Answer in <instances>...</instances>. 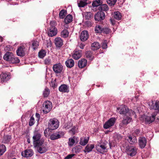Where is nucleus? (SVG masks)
<instances>
[{"label": "nucleus", "instance_id": "obj_1", "mask_svg": "<svg viewBox=\"0 0 159 159\" xmlns=\"http://www.w3.org/2000/svg\"><path fill=\"white\" fill-rule=\"evenodd\" d=\"M42 135L38 131H35L33 137V143L34 146H39L43 144L44 140L41 138Z\"/></svg>", "mask_w": 159, "mask_h": 159}, {"label": "nucleus", "instance_id": "obj_2", "mask_svg": "<svg viewBox=\"0 0 159 159\" xmlns=\"http://www.w3.org/2000/svg\"><path fill=\"white\" fill-rule=\"evenodd\" d=\"M50 26L48 31V35L49 36L52 37L56 35L57 34V30L55 27L56 22L54 21H51L50 23Z\"/></svg>", "mask_w": 159, "mask_h": 159}, {"label": "nucleus", "instance_id": "obj_3", "mask_svg": "<svg viewBox=\"0 0 159 159\" xmlns=\"http://www.w3.org/2000/svg\"><path fill=\"white\" fill-rule=\"evenodd\" d=\"M59 121L56 118L50 119L48 122V128L52 130L56 129L59 126Z\"/></svg>", "mask_w": 159, "mask_h": 159}, {"label": "nucleus", "instance_id": "obj_4", "mask_svg": "<svg viewBox=\"0 0 159 159\" xmlns=\"http://www.w3.org/2000/svg\"><path fill=\"white\" fill-rule=\"evenodd\" d=\"M107 142H102L100 144L96 145V149L97 151L101 154H103L107 152Z\"/></svg>", "mask_w": 159, "mask_h": 159}, {"label": "nucleus", "instance_id": "obj_5", "mask_svg": "<svg viewBox=\"0 0 159 159\" xmlns=\"http://www.w3.org/2000/svg\"><path fill=\"white\" fill-rule=\"evenodd\" d=\"M117 110L120 114L129 115V114H133V112L131 110H129L127 106L125 105L121 106L117 108Z\"/></svg>", "mask_w": 159, "mask_h": 159}, {"label": "nucleus", "instance_id": "obj_6", "mask_svg": "<svg viewBox=\"0 0 159 159\" xmlns=\"http://www.w3.org/2000/svg\"><path fill=\"white\" fill-rule=\"evenodd\" d=\"M137 149L134 146H128L126 148V152L128 155L133 157L137 154Z\"/></svg>", "mask_w": 159, "mask_h": 159}, {"label": "nucleus", "instance_id": "obj_7", "mask_svg": "<svg viewBox=\"0 0 159 159\" xmlns=\"http://www.w3.org/2000/svg\"><path fill=\"white\" fill-rule=\"evenodd\" d=\"M43 105V107H44L43 109V111L45 114H47L50 112L52 108V103L49 101L44 102Z\"/></svg>", "mask_w": 159, "mask_h": 159}, {"label": "nucleus", "instance_id": "obj_8", "mask_svg": "<svg viewBox=\"0 0 159 159\" xmlns=\"http://www.w3.org/2000/svg\"><path fill=\"white\" fill-rule=\"evenodd\" d=\"M64 134L65 133L63 131H57L52 134L50 136V138L52 140H56L63 137Z\"/></svg>", "mask_w": 159, "mask_h": 159}, {"label": "nucleus", "instance_id": "obj_9", "mask_svg": "<svg viewBox=\"0 0 159 159\" xmlns=\"http://www.w3.org/2000/svg\"><path fill=\"white\" fill-rule=\"evenodd\" d=\"M116 120L115 117H112L109 119L104 125V128L106 129L113 126L114 125Z\"/></svg>", "mask_w": 159, "mask_h": 159}, {"label": "nucleus", "instance_id": "obj_10", "mask_svg": "<svg viewBox=\"0 0 159 159\" xmlns=\"http://www.w3.org/2000/svg\"><path fill=\"white\" fill-rule=\"evenodd\" d=\"M105 15L104 12L100 11L94 15V19L95 21H101L105 18Z\"/></svg>", "mask_w": 159, "mask_h": 159}, {"label": "nucleus", "instance_id": "obj_11", "mask_svg": "<svg viewBox=\"0 0 159 159\" xmlns=\"http://www.w3.org/2000/svg\"><path fill=\"white\" fill-rule=\"evenodd\" d=\"M53 70L56 74H60L62 71L63 67L60 63H58L53 65Z\"/></svg>", "mask_w": 159, "mask_h": 159}, {"label": "nucleus", "instance_id": "obj_12", "mask_svg": "<svg viewBox=\"0 0 159 159\" xmlns=\"http://www.w3.org/2000/svg\"><path fill=\"white\" fill-rule=\"evenodd\" d=\"M131 114L129 115H125L124 116L122 123L123 125H126L129 123L132 120V118L131 116Z\"/></svg>", "mask_w": 159, "mask_h": 159}, {"label": "nucleus", "instance_id": "obj_13", "mask_svg": "<svg viewBox=\"0 0 159 159\" xmlns=\"http://www.w3.org/2000/svg\"><path fill=\"white\" fill-rule=\"evenodd\" d=\"M35 146L37 147L38 152L41 154L45 152L48 151V149L47 145L43 144H42L41 145Z\"/></svg>", "mask_w": 159, "mask_h": 159}, {"label": "nucleus", "instance_id": "obj_14", "mask_svg": "<svg viewBox=\"0 0 159 159\" xmlns=\"http://www.w3.org/2000/svg\"><path fill=\"white\" fill-rule=\"evenodd\" d=\"M82 56V51L76 49L73 52L72 55L73 58L75 60H78Z\"/></svg>", "mask_w": 159, "mask_h": 159}, {"label": "nucleus", "instance_id": "obj_15", "mask_svg": "<svg viewBox=\"0 0 159 159\" xmlns=\"http://www.w3.org/2000/svg\"><path fill=\"white\" fill-rule=\"evenodd\" d=\"M34 152L33 150L31 149H27L22 152L21 155L22 156L28 157H31L33 155Z\"/></svg>", "mask_w": 159, "mask_h": 159}, {"label": "nucleus", "instance_id": "obj_16", "mask_svg": "<svg viewBox=\"0 0 159 159\" xmlns=\"http://www.w3.org/2000/svg\"><path fill=\"white\" fill-rule=\"evenodd\" d=\"M139 147L143 149L145 147L147 144V139L144 137H140L139 140Z\"/></svg>", "mask_w": 159, "mask_h": 159}, {"label": "nucleus", "instance_id": "obj_17", "mask_svg": "<svg viewBox=\"0 0 159 159\" xmlns=\"http://www.w3.org/2000/svg\"><path fill=\"white\" fill-rule=\"evenodd\" d=\"M78 142V138L75 136H73L69 138L68 144L69 146L72 147L75 143H77Z\"/></svg>", "mask_w": 159, "mask_h": 159}, {"label": "nucleus", "instance_id": "obj_18", "mask_svg": "<svg viewBox=\"0 0 159 159\" xmlns=\"http://www.w3.org/2000/svg\"><path fill=\"white\" fill-rule=\"evenodd\" d=\"M89 36L88 31L86 30H84L80 34V38L81 41L84 42L88 39Z\"/></svg>", "mask_w": 159, "mask_h": 159}, {"label": "nucleus", "instance_id": "obj_19", "mask_svg": "<svg viewBox=\"0 0 159 159\" xmlns=\"http://www.w3.org/2000/svg\"><path fill=\"white\" fill-rule=\"evenodd\" d=\"M25 47L24 46L19 47L16 50V53L18 56L23 57L25 55Z\"/></svg>", "mask_w": 159, "mask_h": 159}, {"label": "nucleus", "instance_id": "obj_20", "mask_svg": "<svg viewBox=\"0 0 159 159\" xmlns=\"http://www.w3.org/2000/svg\"><path fill=\"white\" fill-rule=\"evenodd\" d=\"M54 43L57 48H60L63 45V40L60 37H57L54 39Z\"/></svg>", "mask_w": 159, "mask_h": 159}, {"label": "nucleus", "instance_id": "obj_21", "mask_svg": "<svg viewBox=\"0 0 159 159\" xmlns=\"http://www.w3.org/2000/svg\"><path fill=\"white\" fill-rule=\"evenodd\" d=\"M102 1L100 0H96L93 2L92 4V6L93 8L92 9L96 11L97 10V8L98 7L102 4Z\"/></svg>", "mask_w": 159, "mask_h": 159}, {"label": "nucleus", "instance_id": "obj_22", "mask_svg": "<svg viewBox=\"0 0 159 159\" xmlns=\"http://www.w3.org/2000/svg\"><path fill=\"white\" fill-rule=\"evenodd\" d=\"M156 116V113H154L151 116H146L145 119L146 123L150 124L153 122L155 120Z\"/></svg>", "mask_w": 159, "mask_h": 159}, {"label": "nucleus", "instance_id": "obj_23", "mask_svg": "<svg viewBox=\"0 0 159 159\" xmlns=\"http://www.w3.org/2000/svg\"><path fill=\"white\" fill-rule=\"evenodd\" d=\"M58 89L59 91L62 93H68L69 91V87L65 84L61 85Z\"/></svg>", "mask_w": 159, "mask_h": 159}, {"label": "nucleus", "instance_id": "obj_24", "mask_svg": "<svg viewBox=\"0 0 159 159\" xmlns=\"http://www.w3.org/2000/svg\"><path fill=\"white\" fill-rule=\"evenodd\" d=\"M10 75L8 74L2 73L1 75V82L3 83L6 82L10 79Z\"/></svg>", "mask_w": 159, "mask_h": 159}, {"label": "nucleus", "instance_id": "obj_25", "mask_svg": "<svg viewBox=\"0 0 159 159\" xmlns=\"http://www.w3.org/2000/svg\"><path fill=\"white\" fill-rule=\"evenodd\" d=\"M87 64V60L84 58L81 59L78 62V67L82 68L86 66Z\"/></svg>", "mask_w": 159, "mask_h": 159}, {"label": "nucleus", "instance_id": "obj_26", "mask_svg": "<svg viewBox=\"0 0 159 159\" xmlns=\"http://www.w3.org/2000/svg\"><path fill=\"white\" fill-rule=\"evenodd\" d=\"M13 54L11 52H7L4 55L3 59L4 60L9 61L10 62L13 56Z\"/></svg>", "mask_w": 159, "mask_h": 159}, {"label": "nucleus", "instance_id": "obj_27", "mask_svg": "<svg viewBox=\"0 0 159 159\" xmlns=\"http://www.w3.org/2000/svg\"><path fill=\"white\" fill-rule=\"evenodd\" d=\"M65 64L68 68H72L74 66V61L72 59H68L66 61Z\"/></svg>", "mask_w": 159, "mask_h": 159}, {"label": "nucleus", "instance_id": "obj_28", "mask_svg": "<svg viewBox=\"0 0 159 159\" xmlns=\"http://www.w3.org/2000/svg\"><path fill=\"white\" fill-rule=\"evenodd\" d=\"M11 139V135H4L3 137L2 143L5 144H9Z\"/></svg>", "mask_w": 159, "mask_h": 159}, {"label": "nucleus", "instance_id": "obj_29", "mask_svg": "<svg viewBox=\"0 0 159 159\" xmlns=\"http://www.w3.org/2000/svg\"><path fill=\"white\" fill-rule=\"evenodd\" d=\"M94 144H88L86 146L85 150H84V152H89L92 151V149L94 148Z\"/></svg>", "mask_w": 159, "mask_h": 159}, {"label": "nucleus", "instance_id": "obj_30", "mask_svg": "<svg viewBox=\"0 0 159 159\" xmlns=\"http://www.w3.org/2000/svg\"><path fill=\"white\" fill-rule=\"evenodd\" d=\"M98 9L100 11H108L109 8L106 4H102L98 7Z\"/></svg>", "mask_w": 159, "mask_h": 159}, {"label": "nucleus", "instance_id": "obj_31", "mask_svg": "<svg viewBox=\"0 0 159 159\" xmlns=\"http://www.w3.org/2000/svg\"><path fill=\"white\" fill-rule=\"evenodd\" d=\"M91 49L93 51L98 49L100 48V46L99 43L95 42L92 44Z\"/></svg>", "mask_w": 159, "mask_h": 159}, {"label": "nucleus", "instance_id": "obj_32", "mask_svg": "<svg viewBox=\"0 0 159 159\" xmlns=\"http://www.w3.org/2000/svg\"><path fill=\"white\" fill-rule=\"evenodd\" d=\"M89 140V137L81 138L80 139V144L82 146L85 145L88 143Z\"/></svg>", "mask_w": 159, "mask_h": 159}, {"label": "nucleus", "instance_id": "obj_33", "mask_svg": "<svg viewBox=\"0 0 159 159\" xmlns=\"http://www.w3.org/2000/svg\"><path fill=\"white\" fill-rule=\"evenodd\" d=\"M113 16L115 19L119 20L121 19V14L119 11H115L113 15Z\"/></svg>", "mask_w": 159, "mask_h": 159}, {"label": "nucleus", "instance_id": "obj_34", "mask_svg": "<svg viewBox=\"0 0 159 159\" xmlns=\"http://www.w3.org/2000/svg\"><path fill=\"white\" fill-rule=\"evenodd\" d=\"M73 16L70 14L67 15L64 19V22L66 24H68L73 20Z\"/></svg>", "mask_w": 159, "mask_h": 159}, {"label": "nucleus", "instance_id": "obj_35", "mask_svg": "<svg viewBox=\"0 0 159 159\" xmlns=\"http://www.w3.org/2000/svg\"><path fill=\"white\" fill-rule=\"evenodd\" d=\"M69 32L67 30L64 29L61 33V36L64 38H66L68 37Z\"/></svg>", "mask_w": 159, "mask_h": 159}, {"label": "nucleus", "instance_id": "obj_36", "mask_svg": "<svg viewBox=\"0 0 159 159\" xmlns=\"http://www.w3.org/2000/svg\"><path fill=\"white\" fill-rule=\"evenodd\" d=\"M93 54L92 52L90 51H88L86 52L85 56L87 58L89 59L90 60H92L94 58Z\"/></svg>", "mask_w": 159, "mask_h": 159}, {"label": "nucleus", "instance_id": "obj_37", "mask_svg": "<svg viewBox=\"0 0 159 159\" xmlns=\"http://www.w3.org/2000/svg\"><path fill=\"white\" fill-rule=\"evenodd\" d=\"M84 17L86 20H89L93 17V15L90 12H86L84 13Z\"/></svg>", "mask_w": 159, "mask_h": 159}, {"label": "nucleus", "instance_id": "obj_38", "mask_svg": "<svg viewBox=\"0 0 159 159\" xmlns=\"http://www.w3.org/2000/svg\"><path fill=\"white\" fill-rule=\"evenodd\" d=\"M20 61V60L19 58L15 56L13 54V56L11 60H10V62L13 64L18 63H19Z\"/></svg>", "mask_w": 159, "mask_h": 159}, {"label": "nucleus", "instance_id": "obj_39", "mask_svg": "<svg viewBox=\"0 0 159 159\" xmlns=\"http://www.w3.org/2000/svg\"><path fill=\"white\" fill-rule=\"evenodd\" d=\"M123 137L120 134H116L115 135L114 139L116 142H119L122 140Z\"/></svg>", "mask_w": 159, "mask_h": 159}, {"label": "nucleus", "instance_id": "obj_40", "mask_svg": "<svg viewBox=\"0 0 159 159\" xmlns=\"http://www.w3.org/2000/svg\"><path fill=\"white\" fill-rule=\"evenodd\" d=\"M128 140L131 144H134L137 142V139L135 137H134L133 138L132 137L129 136L128 137Z\"/></svg>", "mask_w": 159, "mask_h": 159}, {"label": "nucleus", "instance_id": "obj_41", "mask_svg": "<svg viewBox=\"0 0 159 159\" xmlns=\"http://www.w3.org/2000/svg\"><path fill=\"white\" fill-rule=\"evenodd\" d=\"M50 90L47 87H46L43 91V95L44 98L47 97L50 94Z\"/></svg>", "mask_w": 159, "mask_h": 159}, {"label": "nucleus", "instance_id": "obj_42", "mask_svg": "<svg viewBox=\"0 0 159 159\" xmlns=\"http://www.w3.org/2000/svg\"><path fill=\"white\" fill-rule=\"evenodd\" d=\"M46 52L45 50L42 49L39 52L38 55L39 57L41 58H43L46 55Z\"/></svg>", "mask_w": 159, "mask_h": 159}, {"label": "nucleus", "instance_id": "obj_43", "mask_svg": "<svg viewBox=\"0 0 159 159\" xmlns=\"http://www.w3.org/2000/svg\"><path fill=\"white\" fill-rule=\"evenodd\" d=\"M66 13V11L65 10L62 9L60 12L59 16L60 18L63 19L65 17Z\"/></svg>", "mask_w": 159, "mask_h": 159}, {"label": "nucleus", "instance_id": "obj_44", "mask_svg": "<svg viewBox=\"0 0 159 159\" xmlns=\"http://www.w3.org/2000/svg\"><path fill=\"white\" fill-rule=\"evenodd\" d=\"M82 147L80 145H78L75 146L73 148L75 152L76 153H79L81 151Z\"/></svg>", "mask_w": 159, "mask_h": 159}, {"label": "nucleus", "instance_id": "obj_45", "mask_svg": "<svg viewBox=\"0 0 159 159\" xmlns=\"http://www.w3.org/2000/svg\"><path fill=\"white\" fill-rule=\"evenodd\" d=\"M102 28L99 25H97L95 28V31L96 33H102Z\"/></svg>", "mask_w": 159, "mask_h": 159}, {"label": "nucleus", "instance_id": "obj_46", "mask_svg": "<svg viewBox=\"0 0 159 159\" xmlns=\"http://www.w3.org/2000/svg\"><path fill=\"white\" fill-rule=\"evenodd\" d=\"M151 108L154 110H157L159 111V102H156L154 105H152L151 107Z\"/></svg>", "mask_w": 159, "mask_h": 159}, {"label": "nucleus", "instance_id": "obj_47", "mask_svg": "<svg viewBox=\"0 0 159 159\" xmlns=\"http://www.w3.org/2000/svg\"><path fill=\"white\" fill-rule=\"evenodd\" d=\"M32 48L34 50L37 49L39 45V43L37 41L34 40L32 41Z\"/></svg>", "mask_w": 159, "mask_h": 159}, {"label": "nucleus", "instance_id": "obj_48", "mask_svg": "<svg viewBox=\"0 0 159 159\" xmlns=\"http://www.w3.org/2000/svg\"><path fill=\"white\" fill-rule=\"evenodd\" d=\"M111 30L108 28H103L102 29V33L105 34H108L111 33Z\"/></svg>", "mask_w": 159, "mask_h": 159}, {"label": "nucleus", "instance_id": "obj_49", "mask_svg": "<svg viewBox=\"0 0 159 159\" xmlns=\"http://www.w3.org/2000/svg\"><path fill=\"white\" fill-rule=\"evenodd\" d=\"M35 123V120L34 117L32 116L30 118L29 121V125L30 126L33 125Z\"/></svg>", "mask_w": 159, "mask_h": 159}, {"label": "nucleus", "instance_id": "obj_50", "mask_svg": "<svg viewBox=\"0 0 159 159\" xmlns=\"http://www.w3.org/2000/svg\"><path fill=\"white\" fill-rule=\"evenodd\" d=\"M88 3L87 2H85L84 1H80L78 3V6L79 7H84V6H86Z\"/></svg>", "mask_w": 159, "mask_h": 159}, {"label": "nucleus", "instance_id": "obj_51", "mask_svg": "<svg viewBox=\"0 0 159 159\" xmlns=\"http://www.w3.org/2000/svg\"><path fill=\"white\" fill-rule=\"evenodd\" d=\"M0 150L3 153L6 151V148L4 144H0Z\"/></svg>", "mask_w": 159, "mask_h": 159}, {"label": "nucleus", "instance_id": "obj_52", "mask_svg": "<svg viewBox=\"0 0 159 159\" xmlns=\"http://www.w3.org/2000/svg\"><path fill=\"white\" fill-rule=\"evenodd\" d=\"M51 63V60L50 57L46 58L44 60V63L46 65H49Z\"/></svg>", "mask_w": 159, "mask_h": 159}, {"label": "nucleus", "instance_id": "obj_53", "mask_svg": "<svg viewBox=\"0 0 159 159\" xmlns=\"http://www.w3.org/2000/svg\"><path fill=\"white\" fill-rule=\"evenodd\" d=\"M69 133H70L72 135H75L76 133V127L75 126L73 127L69 131Z\"/></svg>", "mask_w": 159, "mask_h": 159}, {"label": "nucleus", "instance_id": "obj_54", "mask_svg": "<svg viewBox=\"0 0 159 159\" xmlns=\"http://www.w3.org/2000/svg\"><path fill=\"white\" fill-rule=\"evenodd\" d=\"M134 134L135 135L139 136L141 135V130L139 129H136L134 131Z\"/></svg>", "mask_w": 159, "mask_h": 159}, {"label": "nucleus", "instance_id": "obj_55", "mask_svg": "<svg viewBox=\"0 0 159 159\" xmlns=\"http://www.w3.org/2000/svg\"><path fill=\"white\" fill-rule=\"evenodd\" d=\"M102 47L103 49H106L107 48V43L106 41H104L102 43Z\"/></svg>", "mask_w": 159, "mask_h": 159}, {"label": "nucleus", "instance_id": "obj_56", "mask_svg": "<svg viewBox=\"0 0 159 159\" xmlns=\"http://www.w3.org/2000/svg\"><path fill=\"white\" fill-rule=\"evenodd\" d=\"M117 0H108L107 3L110 4L111 6H114Z\"/></svg>", "mask_w": 159, "mask_h": 159}, {"label": "nucleus", "instance_id": "obj_57", "mask_svg": "<svg viewBox=\"0 0 159 159\" xmlns=\"http://www.w3.org/2000/svg\"><path fill=\"white\" fill-rule=\"evenodd\" d=\"M52 43L51 41L49 40V41H47L46 47L47 48L51 47L52 46Z\"/></svg>", "mask_w": 159, "mask_h": 159}, {"label": "nucleus", "instance_id": "obj_58", "mask_svg": "<svg viewBox=\"0 0 159 159\" xmlns=\"http://www.w3.org/2000/svg\"><path fill=\"white\" fill-rule=\"evenodd\" d=\"M75 155L74 154H69L65 157L64 159H70Z\"/></svg>", "mask_w": 159, "mask_h": 159}, {"label": "nucleus", "instance_id": "obj_59", "mask_svg": "<svg viewBox=\"0 0 159 159\" xmlns=\"http://www.w3.org/2000/svg\"><path fill=\"white\" fill-rule=\"evenodd\" d=\"M51 87L54 89L57 87V83H55L54 82H52Z\"/></svg>", "mask_w": 159, "mask_h": 159}, {"label": "nucleus", "instance_id": "obj_60", "mask_svg": "<svg viewBox=\"0 0 159 159\" xmlns=\"http://www.w3.org/2000/svg\"><path fill=\"white\" fill-rule=\"evenodd\" d=\"M35 116L37 119L36 120L38 121H39V120L40 115L39 113H36L35 114Z\"/></svg>", "mask_w": 159, "mask_h": 159}, {"label": "nucleus", "instance_id": "obj_61", "mask_svg": "<svg viewBox=\"0 0 159 159\" xmlns=\"http://www.w3.org/2000/svg\"><path fill=\"white\" fill-rule=\"evenodd\" d=\"M72 125V124L70 122H68L67 123V125L66 126V129H68Z\"/></svg>", "mask_w": 159, "mask_h": 159}, {"label": "nucleus", "instance_id": "obj_62", "mask_svg": "<svg viewBox=\"0 0 159 159\" xmlns=\"http://www.w3.org/2000/svg\"><path fill=\"white\" fill-rule=\"evenodd\" d=\"M110 21L111 22V23L112 25H113L116 24V21L114 19H110Z\"/></svg>", "mask_w": 159, "mask_h": 159}, {"label": "nucleus", "instance_id": "obj_63", "mask_svg": "<svg viewBox=\"0 0 159 159\" xmlns=\"http://www.w3.org/2000/svg\"><path fill=\"white\" fill-rule=\"evenodd\" d=\"M85 45L83 44H81L80 46V48L83 49L84 48Z\"/></svg>", "mask_w": 159, "mask_h": 159}, {"label": "nucleus", "instance_id": "obj_64", "mask_svg": "<svg viewBox=\"0 0 159 159\" xmlns=\"http://www.w3.org/2000/svg\"><path fill=\"white\" fill-rule=\"evenodd\" d=\"M44 134L45 136H47V135H46V134H47V135L48 134V132H47V130H44Z\"/></svg>", "mask_w": 159, "mask_h": 159}]
</instances>
